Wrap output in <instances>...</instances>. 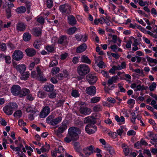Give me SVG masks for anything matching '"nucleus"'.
I'll return each instance as SVG.
<instances>
[{
  "label": "nucleus",
  "mask_w": 157,
  "mask_h": 157,
  "mask_svg": "<svg viewBox=\"0 0 157 157\" xmlns=\"http://www.w3.org/2000/svg\"><path fill=\"white\" fill-rule=\"evenodd\" d=\"M81 133V130L78 128L75 127L70 128L68 130V134L64 138V140L67 143H69L71 141L77 140L79 138L78 135Z\"/></svg>",
  "instance_id": "1"
},
{
  "label": "nucleus",
  "mask_w": 157,
  "mask_h": 157,
  "mask_svg": "<svg viewBox=\"0 0 157 157\" xmlns=\"http://www.w3.org/2000/svg\"><path fill=\"white\" fill-rule=\"evenodd\" d=\"M17 107V105L16 103H10L4 106L3 110L6 115H10L13 113V110L16 109Z\"/></svg>",
  "instance_id": "2"
},
{
  "label": "nucleus",
  "mask_w": 157,
  "mask_h": 157,
  "mask_svg": "<svg viewBox=\"0 0 157 157\" xmlns=\"http://www.w3.org/2000/svg\"><path fill=\"white\" fill-rule=\"evenodd\" d=\"M77 71L78 73L80 76H84L89 72L90 69L87 65L82 64L78 67Z\"/></svg>",
  "instance_id": "3"
},
{
  "label": "nucleus",
  "mask_w": 157,
  "mask_h": 157,
  "mask_svg": "<svg viewBox=\"0 0 157 157\" xmlns=\"http://www.w3.org/2000/svg\"><path fill=\"white\" fill-rule=\"evenodd\" d=\"M36 70L37 73H36L35 71L32 72L31 74V77L40 81H45L46 79L43 77V73L41 71L39 67H36Z\"/></svg>",
  "instance_id": "4"
},
{
  "label": "nucleus",
  "mask_w": 157,
  "mask_h": 157,
  "mask_svg": "<svg viewBox=\"0 0 157 157\" xmlns=\"http://www.w3.org/2000/svg\"><path fill=\"white\" fill-rule=\"evenodd\" d=\"M62 119V117L61 116L54 118V115H51L47 118L46 122L52 125L55 126L60 122Z\"/></svg>",
  "instance_id": "5"
},
{
  "label": "nucleus",
  "mask_w": 157,
  "mask_h": 157,
  "mask_svg": "<svg viewBox=\"0 0 157 157\" xmlns=\"http://www.w3.org/2000/svg\"><path fill=\"white\" fill-rule=\"evenodd\" d=\"M71 7L67 4L60 5L59 7L60 11L63 14H70L71 13Z\"/></svg>",
  "instance_id": "6"
},
{
  "label": "nucleus",
  "mask_w": 157,
  "mask_h": 157,
  "mask_svg": "<svg viewBox=\"0 0 157 157\" xmlns=\"http://www.w3.org/2000/svg\"><path fill=\"white\" fill-rule=\"evenodd\" d=\"M23 57V52L19 50H15L12 55L13 59L16 61H19L21 60Z\"/></svg>",
  "instance_id": "7"
},
{
  "label": "nucleus",
  "mask_w": 157,
  "mask_h": 157,
  "mask_svg": "<svg viewBox=\"0 0 157 157\" xmlns=\"http://www.w3.org/2000/svg\"><path fill=\"white\" fill-rule=\"evenodd\" d=\"M51 109L49 106L48 105L44 107L41 111L40 117L41 118H44L46 117L50 113Z\"/></svg>",
  "instance_id": "8"
},
{
  "label": "nucleus",
  "mask_w": 157,
  "mask_h": 157,
  "mask_svg": "<svg viewBox=\"0 0 157 157\" xmlns=\"http://www.w3.org/2000/svg\"><path fill=\"white\" fill-rule=\"evenodd\" d=\"M21 88L17 85H13L11 88V92L14 96H17L19 95L21 92Z\"/></svg>",
  "instance_id": "9"
},
{
  "label": "nucleus",
  "mask_w": 157,
  "mask_h": 157,
  "mask_svg": "<svg viewBox=\"0 0 157 157\" xmlns=\"http://www.w3.org/2000/svg\"><path fill=\"white\" fill-rule=\"evenodd\" d=\"M86 132L89 134L94 133L97 131V127L95 125H92L89 124L87 125L85 129Z\"/></svg>",
  "instance_id": "10"
},
{
  "label": "nucleus",
  "mask_w": 157,
  "mask_h": 157,
  "mask_svg": "<svg viewBox=\"0 0 157 157\" xmlns=\"http://www.w3.org/2000/svg\"><path fill=\"white\" fill-rule=\"evenodd\" d=\"M67 128L66 123L63 122L62 125L59 127L56 131H55L56 134L57 136H59V134L63 133Z\"/></svg>",
  "instance_id": "11"
},
{
  "label": "nucleus",
  "mask_w": 157,
  "mask_h": 157,
  "mask_svg": "<svg viewBox=\"0 0 157 157\" xmlns=\"http://www.w3.org/2000/svg\"><path fill=\"white\" fill-rule=\"evenodd\" d=\"M83 151L85 155L87 156L90 155L95 152L94 148L92 145L84 148Z\"/></svg>",
  "instance_id": "12"
},
{
  "label": "nucleus",
  "mask_w": 157,
  "mask_h": 157,
  "mask_svg": "<svg viewBox=\"0 0 157 157\" xmlns=\"http://www.w3.org/2000/svg\"><path fill=\"white\" fill-rule=\"evenodd\" d=\"M79 111L81 113L85 115L90 114L91 112V109L87 107L81 106L80 108Z\"/></svg>",
  "instance_id": "13"
},
{
  "label": "nucleus",
  "mask_w": 157,
  "mask_h": 157,
  "mask_svg": "<svg viewBox=\"0 0 157 157\" xmlns=\"http://www.w3.org/2000/svg\"><path fill=\"white\" fill-rule=\"evenodd\" d=\"M86 79L90 84H93L97 80L96 76L92 74H89L86 76Z\"/></svg>",
  "instance_id": "14"
},
{
  "label": "nucleus",
  "mask_w": 157,
  "mask_h": 157,
  "mask_svg": "<svg viewBox=\"0 0 157 157\" xmlns=\"http://www.w3.org/2000/svg\"><path fill=\"white\" fill-rule=\"evenodd\" d=\"M86 93L90 96H94L96 94V88L94 86H91L86 89Z\"/></svg>",
  "instance_id": "15"
},
{
  "label": "nucleus",
  "mask_w": 157,
  "mask_h": 157,
  "mask_svg": "<svg viewBox=\"0 0 157 157\" xmlns=\"http://www.w3.org/2000/svg\"><path fill=\"white\" fill-rule=\"evenodd\" d=\"M31 33L35 36H38L41 34V30L39 27L34 28L30 30Z\"/></svg>",
  "instance_id": "16"
},
{
  "label": "nucleus",
  "mask_w": 157,
  "mask_h": 157,
  "mask_svg": "<svg viewBox=\"0 0 157 157\" xmlns=\"http://www.w3.org/2000/svg\"><path fill=\"white\" fill-rule=\"evenodd\" d=\"M68 39L65 35L60 36L58 39V43L63 45H66L68 43Z\"/></svg>",
  "instance_id": "17"
},
{
  "label": "nucleus",
  "mask_w": 157,
  "mask_h": 157,
  "mask_svg": "<svg viewBox=\"0 0 157 157\" xmlns=\"http://www.w3.org/2000/svg\"><path fill=\"white\" fill-rule=\"evenodd\" d=\"M68 23L72 26L76 24L77 21L74 16L72 15H69L67 17Z\"/></svg>",
  "instance_id": "18"
},
{
  "label": "nucleus",
  "mask_w": 157,
  "mask_h": 157,
  "mask_svg": "<svg viewBox=\"0 0 157 157\" xmlns=\"http://www.w3.org/2000/svg\"><path fill=\"white\" fill-rule=\"evenodd\" d=\"M15 68L17 71L20 74H23L25 71L26 67L24 64H20L17 65Z\"/></svg>",
  "instance_id": "19"
},
{
  "label": "nucleus",
  "mask_w": 157,
  "mask_h": 157,
  "mask_svg": "<svg viewBox=\"0 0 157 157\" xmlns=\"http://www.w3.org/2000/svg\"><path fill=\"white\" fill-rule=\"evenodd\" d=\"M104 147L105 150L109 152L111 155H113L115 154L114 148L110 145L107 144L106 145L104 146Z\"/></svg>",
  "instance_id": "20"
},
{
  "label": "nucleus",
  "mask_w": 157,
  "mask_h": 157,
  "mask_svg": "<svg viewBox=\"0 0 157 157\" xmlns=\"http://www.w3.org/2000/svg\"><path fill=\"white\" fill-rule=\"evenodd\" d=\"M87 48L86 44L83 43L77 48L76 52L78 53L82 52L85 51Z\"/></svg>",
  "instance_id": "21"
},
{
  "label": "nucleus",
  "mask_w": 157,
  "mask_h": 157,
  "mask_svg": "<svg viewBox=\"0 0 157 157\" xmlns=\"http://www.w3.org/2000/svg\"><path fill=\"white\" fill-rule=\"evenodd\" d=\"M27 55L29 57H32L36 54V51L33 48H27L25 50Z\"/></svg>",
  "instance_id": "22"
},
{
  "label": "nucleus",
  "mask_w": 157,
  "mask_h": 157,
  "mask_svg": "<svg viewBox=\"0 0 157 157\" xmlns=\"http://www.w3.org/2000/svg\"><path fill=\"white\" fill-rule=\"evenodd\" d=\"M54 89V86L51 84H47L45 85L43 87V90L47 92H52Z\"/></svg>",
  "instance_id": "23"
},
{
  "label": "nucleus",
  "mask_w": 157,
  "mask_h": 157,
  "mask_svg": "<svg viewBox=\"0 0 157 157\" xmlns=\"http://www.w3.org/2000/svg\"><path fill=\"white\" fill-rule=\"evenodd\" d=\"M49 146H43L40 149V150L38 148H36V150L37 153L38 154H40L41 152H45L48 151L49 150Z\"/></svg>",
  "instance_id": "24"
},
{
  "label": "nucleus",
  "mask_w": 157,
  "mask_h": 157,
  "mask_svg": "<svg viewBox=\"0 0 157 157\" xmlns=\"http://www.w3.org/2000/svg\"><path fill=\"white\" fill-rule=\"evenodd\" d=\"M26 28L25 25L23 23H19L17 25V29L19 31H23Z\"/></svg>",
  "instance_id": "25"
},
{
  "label": "nucleus",
  "mask_w": 157,
  "mask_h": 157,
  "mask_svg": "<svg viewBox=\"0 0 157 157\" xmlns=\"http://www.w3.org/2000/svg\"><path fill=\"white\" fill-rule=\"evenodd\" d=\"M30 93V90L29 89L26 88L23 89L22 90H21V92L19 94L20 97L25 96L29 94Z\"/></svg>",
  "instance_id": "26"
},
{
  "label": "nucleus",
  "mask_w": 157,
  "mask_h": 157,
  "mask_svg": "<svg viewBox=\"0 0 157 157\" xmlns=\"http://www.w3.org/2000/svg\"><path fill=\"white\" fill-rule=\"evenodd\" d=\"M74 148L76 151L80 152L82 150L81 146L79 142H77L74 143Z\"/></svg>",
  "instance_id": "27"
},
{
  "label": "nucleus",
  "mask_w": 157,
  "mask_h": 157,
  "mask_svg": "<svg viewBox=\"0 0 157 157\" xmlns=\"http://www.w3.org/2000/svg\"><path fill=\"white\" fill-rule=\"evenodd\" d=\"M26 111L27 112H31V113H34L37 111V110L33 106L29 105L26 108Z\"/></svg>",
  "instance_id": "28"
},
{
  "label": "nucleus",
  "mask_w": 157,
  "mask_h": 157,
  "mask_svg": "<svg viewBox=\"0 0 157 157\" xmlns=\"http://www.w3.org/2000/svg\"><path fill=\"white\" fill-rule=\"evenodd\" d=\"M119 78L118 76H116L112 77L108 80V83L109 85H112L113 83H116V81Z\"/></svg>",
  "instance_id": "29"
},
{
  "label": "nucleus",
  "mask_w": 157,
  "mask_h": 157,
  "mask_svg": "<svg viewBox=\"0 0 157 157\" xmlns=\"http://www.w3.org/2000/svg\"><path fill=\"white\" fill-rule=\"evenodd\" d=\"M115 119L119 123H122V124L124 123V118L123 116H121L120 117L116 115L115 117Z\"/></svg>",
  "instance_id": "30"
},
{
  "label": "nucleus",
  "mask_w": 157,
  "mask_h": 157,
  "mask_svg": "<svg viewBox=\"0 0 157 157\" xmlns=\"http://www.w3.org/2000/svg\"><path fill=\"white\" fill-rule=\"evenodd\" d=\"M76 30L77 28L76 27H73L67 29V33L69 35H71L75 33Z\"/></svg>",
  "instance_id": "31"
},
{
  "label": "nucleus",
  "mask_w": 157,
  "mask_h": 157,
  "mask_svg": "<svg viewBox=\"0 0 157 157\" xmlns=\"http://www.w3.org/2000/svg\"><path fill=\"white\" fill-rule=\"evenodd\" d=\"M81 60L82 62L85 63L90 64L91 63L90 60L88 57L85 55L81 57Z\"/></svg>",
  "instance_id": "32"
},
{
  "label": "nucleus",
  "mask_w": 157,
  "mask_h": 157,
  "mask_svg": "<svg viewBox=\"0 0 157 157\" xmlns=\"http://www.w3.org/2000/svg\"><path fill=\"white\" fill-rule=\"evenodd\" d=\"M21 78L23 80H26L29 77L30 73L29 72H24L23 74H21Z\"/></svg>",
  "instance_id": "33"
},
{
  "label": "nucleus",
  "mask_w": 157,
  "mask_h": 157,
  "mask_svg": "<svg viewBox=\"0 0 157 157\" xmlns=\"http://www.w3.org/2000/svg\"><path fill=\"white\" fill-rule=\"evenodd\" d=\"M23 40L25 41H29L31 38V35L28 33H25L23 35Z\"/></svg>",
  "instance_id": "34"
},
{
  "label": "nucleus",
  "mask_w": 157,
  "mask_h": 157,
  "mask_svg": "<svg viewBox=\"0 0 157 157\" xmlns=\"http://www.w3.org/2000/svg\"><path fill=\"white\" fill-rule=\"evenodd\" d=\"M26 11V8L25 6H20L16 10V12L19 13H25Z\"/></svg>",
  "instance_id": "35"
},
{
  "label": "nucleus",
  "mask_w": 157,
  "mask_h": 157,
  "mask_svg": "<svg viewBox=\"0 0 157 157\" xmlns=\"http://www.w3.org/2000/svg\"><path fill=\"white\" fill-rule=\"evenodd\" d=\"M131 116L130 117V119L131 121L133 124H135V120L137 118V116L134 112H132L131 113Z\"/></svg>",
  "instance_id": "36"
},
{
  "label": "nucleus",
  "mask_w": 157,
  "mask_h": 157,
  "mask_svg": "<svg viewBox=\"0 0 157 157\" xmlns=\"http://www.w3.org/2000/svg\"><path fill=\"white\" fill-rule=\"evenodd\" d=\"M147 87L146 88L144 85L141 86L140 85H138L137 86L136 88L134 90L136 91H137L143 90H146Z\"/></svg>",
  "instance_id": "37"
},
{
  "label": "nucleus",
  "mask_w": 157,
  "mask_h": 157,
  "mask_svg": "<svg viewBox=\"0 0 157 157\" xmlns=\"http://www.w3.org/2000/svg\"><path fill=\"white\" fill-rule=\"evenodd\" d=\"M117 67L118 71L125 68L126 67V63L124 62H123L121 63V65H118Z\"/></svg>",
  "instance_id": "38"
},
{
  "label": "nucleus",
  "mask_w": 157,
  "mask_h": 157,
  "mask_svg": "<svg viewBox=\"0 0 157 157\" xmlns=\"http://www.w3.org/2000/svg\"><path fill=\"white\" fill-rule=\"evenodd\" d=\"M100 100V97H94L90 99V102L92 103H95L98 102Z\"/></svg>",
  "instance_id": "39"
},
{
  "label": "nucleus",
  "mask_w": 157,
  "mask_h": 157,
  "mask_svg": "<svg viewBox=\"0 0 157 157\" xmlns=\"http://www.w3.org/2000/svg\"><path fill=\"white\" fill-rule=\"evenodd\" d=\"M54 46L53 45H47L46 47V49L48 52H52L54 50Z\"/></svg>",
  "instance_id": "40"
},
{
  "label": "nucleus",
  "mask_w": 157,
  "mask_h": 157,
  "mask_svg": "<svg viewBox=\"0 0 157 157\" xmlns=\"http://www.w3.org/2000/svg\"><path fill=\"white\" fill-rule=\"evenodd\" d=\"M46 94L43 91H39L37 93L38 96L40 98H43L45 97Z\"/></svg>",
  "instance_id": "41"
},
{
  "label": "nucleus",
  "mask_w": 157,
  "mask_h": 157,
  "mask_svg": "<svg viewBox=\"0 0 157 157\" xmlns=\"http://www.w3.org/2000/svg\"><path fill=\"white\" fill-rule=\"evenodd\" d=\"M93 110L95 112H98L102 110V107L99 105L94 106L93 108Z\"/></svg>",
  "instance_id": "42"
},
{
  "label": "nucleus",
  "mask_w": 157,
  "mask_h": 157,
  "mask_svg": "<svg viewBox=\"0 0 157 157\" xmlns=\"http://www.w3.org/2000/svg\"><path fill=\"white\" fill-rule=\"evenodd\" d=\"M71 94L72 96L75 98H77L79 96V94L78 91L76 90H72Z\"/></svg>",
  "instance_id": "43"
},
{
  "label": "nucleus",
  "mask_w": 157,
  "mask_h": 157,
  "mask_svg": "<svg viewBox=\"0 0 157 157\" xmlns=\"http://www.w3.org/2000/svg\"><path fill=\"white\" fill-rule=\"evenodd\" d=\"M47 105L50 107L52 108V111L53 110L55 109L56 107L55 105L54 102L52 101H50L49 102L48 104Z\"/></svg>",
  "instance_id": "44"
},
{
  "label": "nucleus",
  "mask_w": 157,
  "mask_h": 157,
  "mask_svg": "<svg viewBox=\"0 0 157 157\" xmlns=\"http://www.w3.org/2000/svg\"><path fill=\"white\" fill-rule=\"evenodd\" d=\"M124 127L123 126H121L120 128L117 130V134L119 136H121L124 132ZM125 129V128H124Z\"/></svg>",
  "instance_id": "45"
},
{
  "label": "nucleus",
  "mask_w": 157,
  "mask_h": 157,
  "mask_svg": "<svg viewBox=\"0 0 157 157\" xmlns=\"http://www.w3.org/2000/svg\"><path fill=\"white\" fill-rule=\"evenodd\" d=\"M22 115V112L20 110H18L16 111L13 114V116L15 117L18 118L20 117Z\"/></svg>",
  "instance_id": "46"
},
{
  "label": "nucleus",
  "mask_w": 157,
  "mask_h": 157,
  "mask_svg": "<svg viewBox=\"0 0 157 157\" xmlns=\"http://www.w3.org/2000/svg\"><path fill=\"white\" fill-rule=\"evenodd\" d=\"M95 60V63H98V62L102 61V57L101 56L97 57L95 55H94Z\"/></svg>",
  "instance_id": "47"
},
{
  "label": "nucleus",
  "mask_w": 157,
  "mask_h": 157,
  "mask_svg": "<svg viewBox=\"0 0 157 157\" xmlns=\"http://www.w3.org/2000/svg\"><path fill=\"white\" fill-rule=\"evenodd\" d=\"M58 64L57 61L55 59L52 61L50 63L49 67H52L57 65Z\"/></svg>",
  "instance_id": "48"
},
{
  "label": "nucleus",
  "mask_w": 157,
  "mask_h": 157,
  "mask_svg": "<svg viewBox=\"0 0 157 157\" xmlns=\"http://www.w3.org/2000/svg\"><path fill=\"white\" fill-rule=\"evenodd\" d=\"M59 68L57 67H55L52 68V72L53 74H56L59 71Z\"/></svg>",
  "instance_id": "49"
},
{
  "label": "nucleus",
  "mask_w": 157,
  "mask_h": 157,
  "mask_svg": "<svg viewBox=\"0 0 157 157\" xmlns=\"http://www.w3.org/2000/svg\"><path fill=\"white\" fill-rule=\"evenodd\" d=\"M47 4L48 7L51 8L53 6V1L52 0H47Z\"/></svg>",
  "instance_id": "50"
},
{
  "label": "nucleus",
  "mask_w": 157,
  "mask_h": 157,
  "mask_svg": "<svg viewBox=\"0 0 157 157\" xmlns=\"http://www.w3.org/2000/svg\"><path fill=\"white\" fill-rule=\"evenodd\" d=\"M156 84L155 82H153L152 84L149 86V90L151 91H153L156 88Z\"/></svg>",
  "instance_id": "51"
},
{
  "label": "nucleus",
  "mask_w": 157,
  "mask_h": 157,
  "mask_svg": "<svg viewBox=\"0 0 157 157\" xmlns=\"http://www.w3.org/2000/svg\"><path fill=\"white\" fill-rule=\"evenodd\" d=\"M117 70H118L117 66H113L112 68L109 70V72L112 74H114L115 73V71Z\"/></svg>",
  "instance_id": "52"
},
{
  "label": "nucleus",
  "mask_w": 157,
  "mask_h": 157,
  "mask_svg": "<svg viewBox=\"0 0 157 157\" xmlns=\"http://www.w3.org/2000/svg\"><path fill=\"white\" fill-rule=\"evenodd\" d=\"M18 124L20 126H25L26 125V123L24 122L23 120L22 119H19L18 121Z\"/></svg>",
  "instance_id": "53"
},
{
  "label": "nucleus",
  "mask_w": 157,
  "mask_h": 157,
  "mask_svg": "<svg viewBox=\"0 0 157 157\" xmlns=\"http://www.w3.org/2000/svg\"><path fill=\"white\" fill-rule=\"evenodd\" d=\"M64 102V100H59L57 104V106L58 107H60L61 106H63V104Z\"/></svg>",
  "instance_id": "54"
},
{
  "label": "nucleus",
  "mask_w": 157,
  "mask_h": 157,
  "mask_svg": "<svg viewBox=\"0 0 157 157\" xmlns=\"http://www.w3.org/2000/svg\"><path fill=\"white\" fill-rule=\"evenodd\" d=\"M6 63L9 64L11 63V58L9 56H6L4 57Z\"/></svg>",
  "instance_id": "55"
},
{
  "label": "nucleus",
  "mask_w": 157,
  "mask_h": 157,
  "mask_svg": "<svg viewBox=\"0 0 157 157\" xmlns=\"http://www.w3.org/2000/svg\"><path fill=\"white\" fill-rule=\"evenodd\" d=\"M6 48V45L5 43L0 44V50L2 51L5 50Z\"/></svg>",
  "instance_id": "56"
},
{
  "label": "nucleus",
  "mask_w": 157,
  "mask_h": 157,
  "mask_svg": "<svg viewBox=\"0 0 157 157\" xmlns=\"http://www.w3.org/2000/svg\"><path fill=\"white\" fill-rule=\"evenodd\" d=\"M91 117H88L84 119V122L85 123H90L91 121Z\"/></svg>",
  "instance_id": "57"
},
{
  "label": "nucleus",
  "mask_w": 157,
  "mask_h": 157,
  "mask_svg": "<svg viewBox=\"0 0 157 157\" xmlns=\"http://www.w3.org/2000/svg\"><path fill=\"white\" fill-rule=\"evenodd\" d=\"M136 134V132L133 130H131L128 131L127 132V134L128 136H133Z\"/></svg>",
  "instance_id": "58"
},
{
  "label": "nucleus",
  "mask_w": 157,
  "mask_h": 157,
  "mask_svg": "<svg viewBox=\"0 0 157 157\" xmlns=\"http://www.w3.org/2000/svg\"><path fill=\"white\" fill-rule=\"evenodd\" d=\"M37 21L38 22L42 24L44 22V19L43 17H40L37 18Z\"/></svg>",
  "instance_id": "59"
},
{
  "label": "nucleus",
  "mask_w": 157,
  "mask_h": 157,
  "mask_svg": "<svg viewBox=\"0 0 157 157\" xmlns=\"http://www.w3.org/2000/svg\"><path fill=\"white\" fill-rule=\"evenodd\" d=\"M38 41H35L33 44V46L35 48L38 49L40 47V44H38Z\"/></svg>",
  "instance_id": "60"
},
{
  "label": "nucleus",
  "mask_w": 157,
  "mask_h": 157,
  "mask_svg": "<svg viewBox=\"0 0 157 157\" xmlns=\"http://www.w3.org/2000/svg\"><path fill=\"white\" fill-rule=\"evenodd\" d=\"M110 48L111 50L114 52H115L118 49V47L116 45L114 44L110 46Z\"/></svg>",
  "instance_id": "61"
},
{
  "label": "nucleus",
  "mask_w": 157,
  "mask_h": 157,
  "mask_svg": "<svg viewBox=\"0 0 157 157\" xmlns=\"http://www.w3.org/2000/svg\"><path fill=\"white\" fill-rule=\"evenodd\" d=\"M112 41L114 43H115L117 42V41L118 38L117 36L116 35H113L112 36Z\"/></svg>",
  "instance_id": "62"
},
{
  "label": "nucleus",
  "mask_w": 157,
  "mask_h": 157,
  "mask_svg": "<svg viewBox=\"0 0 157 157\" xmlns=\"http://www.w3.org/2000/svg\"><path fill=\"white\" fill-rule=\"evenodd\" d=\"M144 153L146 154L149 157H151V153L148 149L144 150Z\"/></svg>",
  "instance_id": "63"
},
{
  "label": "nucleus",
  "mask_w": 157,
  "mask_h": 157,
  "mask_svg": "<svg viewBox=\"0 0 157 157\" xmlns=\"http://www.w3.org/2000/svg\"><path fill=\"white\" fill-rule=\"evenodd\" d=\"M97 66L100 68H102L104 66V63L102 61L99 62L98 63H96Z\"/></svg>",
  "instance_id": "64"
}]
</instances>
